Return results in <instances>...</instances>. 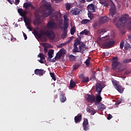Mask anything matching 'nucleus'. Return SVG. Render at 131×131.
<instances>
[{
    "label": "nucleus",
    "instance_id": "obj_35",
    "mask_svg": "<svg viewBox=\"0 0 131 131\" xmlns=\"http://www.w3.org/2000/svg\"><path fill=\"white\" fill-rule=\"evenodd\" d=\"M89 22H90V20L86 19L82 20L81 21V24L82 25H86Z\"/></svg>",
    "mask_w": 131,
    "mask_h": 131
},
{
    "label": "nucleus",
    "instance_id": "obj_17",
    "mask_svg": "<svg viewBox=\"0 0 131 131\" xmlns=\"http://www.w3.org/2000/svg\"><path fill=\"white\" fill-rule=\"evenodd\" d=\"M69 26V25L68 23H64V28L63 29L62 35L66 36V35H67L68 28Z\"/></svg>",
    "mask_w": 131,
    "mask_h": 131
},
{
    "label": "nucleus",
    "instance_id": "obj_54",
    "mask_svg": "<svg viewBox=\"0 0 131 131\" xmlns=\"http://www.w3.org/2000/svg\"><path fill=\"white\" fill-rule=\"evenodd\" d=\"M85 77V76L83 75V74H81L80 75V76H79V78H80V79H83Z\"/></svg>",
    "mask_w": 131,
    "mask_h": 131
},
{
    "label": "nucleus",
    "instance_id": "obj_3",
    "mask_svg": "<svg viewBox=\"0 0 131 131\" xmlns=\"http://www.w3.org/2000/svg\"><path fill=\"white\" fill-rule=\"evenodd\" d=\"M102 40L104 42L101 45V48L103 49H110L115 43V41L114 40L110 39V36L107 35L104 36L102 38Z\"/></svg>",
    "mask_w": 131,
    "mask_h": 131
},
{
    "label": "nucleus",
    "instance_id": "obj_31",
    "mask_svg": "<svg viewBox=\"0 0 131 131\" xmlns=\"http://www.w3.org/2000/svg\"><path fill=\"white\" fill-rule=\"evenodd\" d=\"M54 54V50H51L49 52H48V55L49 57L48 58L51 59L53 57V56L52 55Z\"/></svg>",
    "mask_w": 131,
    "mask_h": 131
},
{
    "label": "nucleus",
    "instance_id": "obj_2",
    "mask_svg": "<svg viewBox=\"0 0 131 131\" xmlns=\"http://www.w3.org/2000/svg\"><path fill=\"white\" fill-rule=\"evenodd\" d=\"M39 10L41 14H42L41 17L43 18L48 17L52 13L51 3L43 1V4L40 6Z\"/></svg>",
    "mask_w": 131,
    "mask_h": 131
},
{
    "label": "nucleus",
    "instance_id": "obj_18",
    "mask_svg": "<svg viewBox=\"0 0 131 131\" xmlns=\"http://www.w3.org/2000/svg\"><path fill=\"white\" fill-rule=\"evenodd\" d=\"M108 18L107 16L101 17L99 19V23L100 24H104L108 21Z\"/></svg>",
    "mask_w": 131,
    "mask_h": 131
},
{
    "label": "nucleus",
    "instance_id": "obj_34",
    "mask_svg": "<svg viewBox=\"0 0 131 131\" xmlns=\"http://www.w3.org/2000/svg\"><path fill=\"white\" fill-rule=\"evenodd\" d=\"M91 59V57H88V59H86V60L85 61L84 63L87 67H89L90 65Z\"/></svg>",
    "mask_w": 131,
    "mask_h": 131
},
{
    "label": "nucleus",
    "instance_id": "obj_53",
    "mask_svg": "<svg viewBox=\"0 0 131 131\" xmlns=\"http://www.w3.org/2000/svg\"><path fill=\"white\" fill-rule=\"evenodd\" d=\"M95 73H96L95 72H93V75H92V77L93 80L96 79V76L95 75Z\"/></svg>",
    "mask_w": 131,
    "mask_h": 131
},
{
    "label": "nucleus",
    "instance_id": "obj_62",
    "mask_svg": "<svg viewBox=\"0 0 131 131\" xmlns=\"http://www.w3.org/2000/svg\"><path fill=\"white\" fill-rule=\"evenodd\" d=\"M121 103V102H116L115 104L116 105H118L119 104H120Z\"/></svg>",
    "mask_w": 131,
    "mask_h": 131
},
{
    "label": "nucleus",
    "instance_id": "obj_37",
    "mask_svg": "<svg viewBox=\"0 0 131 131\" xmlns=\"http://www.w3.org/2000/svg\"><path fill=\"white\" fill-rule=\"evenodd\" d=\"M76 59V56H74L73 55H69V60L71 61H74Z\"/></svg>",
    "mask_w": 131,
    "mask_h": 131
},
{
    "label": "nucleus",
    "instance_id": "obj_1",
    "mask_svg": "<svg viewBox=\"0 0 131 131\" xmlns=\"http://www.w3.org/2000/svg\"><path fill=\"white\" fill-rule=\"evenodd\" d=\"M33 33L34 35H36L38 37V38L42 39L44 42L47 41V37L51 40H53L55 38V37L52 36L54 34L53 31L47 30L46 31H40V32L35 33V30L34 29ZM46 36H47V37H46Z\"/></svg>",
    "mask_w": 131,
    "mask_h": 131
},
{
    "label": "nucleus",
    "instance_id": "obj_60",
    "mask_svg": "<svg viewBox=\"0 0 131 131\" xmlns=\"http://www.w3.org/2000/svg\"><path fill=\"white\" fill-rule=\"evenodd\" d=\"M72 39H69L68 41H66V43H70L71 42Z\"/></svg>",
    "mask_w": 131,
    "mask_h": 131
},
{
    "label": "nucleus",
    "instance_id": "obj_33",
    "mask_svg": "<svg viewBox=\"0 0 131 131\" xmlns=\"http://www.w3.org/2000/svg\"><path fill=\"white\" fill-rule=\"evenodd\" d=\"M75 43H74V47H77L78 45H80V43H81V42H80V41L78 39H76L75 40Z\"/></svg>",
    "mask_w": 131,
    "mask_h": 131
},
{
    "label": "nucleus",
    "instance_id": "obj_51",
    "mask_svg": "<svg viewBox=\"0 0 131 131\" xmlns=\"http://www.w3.org/2000/svg\"><path fill=\"white\" fill-rule=\"evenodd\" d=\"M112 118V116L111 114H109L107 117V119L110 120Z\"/></svg>",
    "mask_w": 131,
    "mask_h": 131
},
{
    "label": "nucleus",
    "instance_id": "obj_55",
    "mask_svg": "<svg viewBox=\"0 0 131 131\" xmlns=\"http://www.w3.org/2000/svg\"><path fill=\"white\" fill-rule=\"evenodd\" d=\"M63 18H64V21H68L69 20L68 19L67 15H64V16H63Z\"/></svg>",
    "mask_w": 131,
    "mask_h": 131
},
{
    "label": "nucleus",
    "instance_id": "obj_25",
    "mask_svg": "<svg viewBox=\"0 0 131 131\" xmlns=\"http://www.w3.org/2000/svg\"><path fill=\"white\" fill-rule=\"evenodd\" d=\"M117 91L119 92V93L122 94L124 92V89L121 85L118 86V87L115 88Z\"/></svg>",
    "mask_w": 131,
    "mask_h": 131
},
{
    "label": "nucleus",
    "instance_id": "obj_20",
    "mask_svg": "<svg viewBox=\"0 0 131 131\" xmlns=\"http://www.w3.org/2000/svg\"><path fill=\"white\" fill-rule=\"evenodd\" d=\"M82 115H78V116H76L74 118L75 123L80 122L81 120H82Z\"/></svg>",
    "mask_w": 131,
    "mask_h": 131
},
{
    "label": "nucleus",
    "instance_id": "obj_50",
    "mask_svg": "<svg viewBox=\"0 0 131 131\" xmlns=\"http://www.w3.org/2000/svg\"><path fill=\"white\" fill-rule=\"evenodd\" d=\"M20 3V0H15V5H18Z\"/></svg>",
    "mask_w": 131,
    "mask_h": 131
},
{
    "label": "nucleus",
    "instance_id": "obj_28",
    "mask_svg": "<svg viewBox=\"0 0 131 131\" xmlns=\"http://www.w3.org/2000/svg\"><path fill=\"white\" fill-rule=\"evenodd\" d=\"M131 48V46L129 43L127 42V41H125V45H124V49L126 50H128Z\"/></svg>",
    "mask_w": 131,
    "mask_h": 131
},
{
    "label": "nucleus",
    "instance_id": "obj_21",
    "mask_svg": "<svg viewBox=\"0 0 131 131\" xmlns=\"http://www.w3.org/2000/svg\"><path fill=\"white\" fill-rule=\"evenodd\" d=\"M64 53V50L63 49H61L60 50H59V51L57 53H56L55 57L60 59L62 57V54Z\"/></svg>",
    "mask_w": 131,
    "mask_h": 131
},
{
    "label": "nucleus",
    "instance_id": "obj_15",
    "mask_svg": "<svg viewBox=\"0 0 131 131\" xmlns=\"http://www.w3.org/2000/svg\"><path fill=\"white\" fill-rule=\"evenodd\" d=\"M116 13V7L115 5L113 6H111V8L110 9V15L112 16V17H114L115 14Z\"/></svg>",
    "mask_w": 131,
    "mask_h": 131
},
{
    "label": "nucleus",
    "instance_id": "obj_22",
    "mask_svg": "<svg viewBox=\"0 0 131 131\" xmlns=\"http://www.w3.org/2000/svg\"><path fill=\"white\" fill-rule=\"evenodd\" d=\"M59 99L62 103H64L67 101V97L65 96V94L61 93L59 95Z\"/></svg>",
    "mask_w": 131,
    "mask_h": 131
},
{
    "label": "nucleus",
    "instance_id": "obj_9",
    "mask_svg": "<svg viewBox=\"0 0 131 131\" xmlns=\"http://www.w3.org/2000/svg\"><path fill=\"white\" fill-rule=\"evenodd\" d=\"M23 7L26 10H28L30 9H33V6H32L31 2L25 3L23 5Z\"/></svg>",
    "mask_w": 131,
    "mask_h": 131
},
{
    "label": "nucleus",
    "instance_id": "obj_27",
    "mask_svg": "<svg viewBox=\"0 0 131 131\" xmlns=\"http://www.w3.org/2000/svg\"><path fill=\"white\" fill-rule=\"evenodd\" d=\"M98 109L99 110H105V105L104 104L100 103L99 106H98Z\"/></svg>",
    "mask_w": 131,
    "mask_h": 131
},
{
    "label": "nucleus",
    "instance_id": "obj_58",
    "mask_svg": "<svg viewBox=\"0 0 131 131\" xmlns=\"http://www.w3.org/2000/svg\"><path fill=\"white\" fill-rule=\"evenodd\" d=\"M50 75L51 77L55 76V74L54 73H50Z\"/></svg>",
    "mask_w": 131,
    "mask_h": 131
},
{
    "label": "nucleus",
    "instance_id": "obj_44",
    "mask_svg": "<svg viewBox=\"0 0 131 131\" xmlns=\"http://www.w3.org/2000/svg\"><path fill=\"white\" fill-rule=\"evenodd\" d=\"M131 62V58L129 59H125L124 60H123V62L124 63H128Z\"/></svg>",
    "mask_w": 131,
    "mask_h": 131
},
{
    "label": "nucleus",
    "instance_id": "obj_48",
    "mask_svg": "<svg viewBox=\"0 0 131 131\" xmlns=\"http://www.w3.org/2000/svg\"><path fill=\"white\" fill-rule=\"evenodd\" d=\"M58 12H55L54 13H53V17H55V18L56 19H58Z\"/></svg>",
    "mask_w": 131,
    "mask_h": 131
},
{
    "label": "nucleus",
    "instance_id": "obj_41",
    "mask_svg": "<svg viewBox=\"0 0 131 131\" xmlns=\"http://www.w3.org/2000/svg\"><path fill=\"white\" fill-rule=\"evenodd\" d=\"M71 5L69 3L66 4V10L69 11L71 9Z\"/></svg>",
    "mask_w": 131,
    "mask_h": 131
},
{
    "label": "nucleus",
    "instance_id": "obj_10",
    "mask_svg": "<svg viewBox=\"0 0 131 131\" xmlns=\"http://www.w3.org/2000/svg\"><path fill=\"white\" fill-rule=\"evenodd\" d=\"M45 71L44 70L41 69H36L34 70V74L36 75H39V76H43Z\"/></svg>",
    "mask_w": 131,
    "mask_h": 131
},
{
    "label": "nucleus",
    "instance_id": "obj_23",
    "mask_svg": "<svg viewBox=\"0 0 131 131\" xmlns=\"http://www.w3.org/2000/svg\"><path fill=\"white\" fill-rule=\"evenodd\" d=\"M125 69V67L124 66L121 64L119 66L118 69H116L117 73H121Z\"/></svg>",
    "mask_w": 131,
    "mask_h": 131
},
{
    "label": "nucleus",
    "instance_id": "obj_52",
    "mask_svg": "<svg viewBox=\"0 0 131 131\" xmlns=\"http://www.w3.org/2000/svg\"><path fill=\"white\" fill-rule=\"evenodd\" d=\"M99 1V3L102 4V5H104L105 4V2L104 0H98Z\"/></svg>",
    "mask_w": 131,
    "mask_h": 131
},
{
    "label": "nucleus",
    "instance_id": "obj_5",
    "mask_svg": "<svg viewBox=\"0 0 131 131\" xmlns=\"http://www.w3.org/2000/svg\"><path fill=\"white\" fill-rule=\"evenodd\" d=\"M128 14H125L124 16H122L119 18L118 21H117L116 25L117 28H121V27H123L124 24L128 21Z\"/></svg>",
    "mask_w": 131,
    "mask_h": 131
},
{
    "label": "nucleus",
    "instance_id": "obj_42",
    "mask_svg": "<svg viewBox=\"0 0 131 131\" xmlns=\"http://www.w3.org/2000/svg\"><path fill=\"white\" fill-rule=\"evenodd\" d=\"M112 83H113L114 86H115V88H117V87H118V86H120V85L119 84L117 83V82L116 81H112Z\"/></svg>",
    "mask_w": 131,
    "mask_h": 131
},
{
    "label": "nucleus",
    "instance_id": "obj_16",
    "mask_svg": "<svg viewBox=\"0 0 131 131\" xmlns=\"http://www.w3.org/2000/svg\"><path fill=\"white\" fill-rule=\"evenodd\" d=\"M71 13L72 14V15H77L80 13L79 9L76 7L75 8H72V10H71Z\"/></svg>",
    "mask_w": 131,
    "mask_h": 131
},
{
    "label": "nucleus",
    "instance_id": "obj_64",
    "mask_svg": "<svg viewBox=\"0 0 131 131\" xmlns=\"http://www.w3.org/2000/svg\"><path fill=\"white\" fill-rule=\"evenodd\" d=\"M128 39L129 40L131 41V34H130V35L128 36Z\"/></svg>",
    "mask_w": 131,
    "mask_h": 131
},
{
    "label": "nucleus",
    "instance_id": "obj_24",
    "mask_svg": "<svg viewBox=\"0 0 131 131\" xmlns=\"http://www.w3.org/2000/svg\"><path fill=\"white\" fill-rule=\"evenodd\" d=\"M76 85V84L75 82L74 81L73 79H71L70 81V84H69V89H74V88H75Z\"/></svg>",
    "mask_w": 131,
    "mask_h": 131
},
{
    "label": "nucleus",
    "instance_id": "obj_30",
    "mask_svg": "<svg viewBox=\"0 0 131 131\" xmlns=\"http://www.w3.org/2000/svg\"><path fill=\"white\" fill-rule=\"evenodd\" d=\"M81 52H82V50H79L78 49V47H75V46H74V49H73V52L74 53H80Z\"/></svg>",
    "mask_w": 131,
    "mask_h": 131
},
{
    "label": "nucleus",
    "instance_id": "obj_8",
    "mask_svg": "<svg viewBox=\"0 0 131 131\" xmlns=\"http://www.w3.org/2000/svg\"><path fill=\"white\" fill-rule=\"evenodd\" d=\"M83 128L84 131H89L90 130V125L88 119H83Z\"/></svg>",
    "mask_w": 131,
    "mask_h": 131
},
{
    "label": "nucleus",
    "instance_id": "obj_29",
    "mask_svg": "<svg viewBox=\"0 0 131 131\" xmlns=\"http://www.w3.org/2000/svg\"><path fill=\"white\" fill-rule=\"evenodd\" d=\"M36 22L37 24H39L41 22V17L39 15V14L36 15Z\"/></svg>",
    "mask_w": 131,
    "mask_h": 131
},
{
    "label": "nucleus",
    "instance_id": "obj_47",
    "mask_svg": "<svg viewBox=\"0 0 131 131\" xmlns=\"http://www.w3.org/2000/svg\"><path fill=\"white\" fill-rule=\"evenodd\" d=\"M89 113H91V115H95V114L96 113V111L95 109H93Z\"/></svg>",
    "mask_w": 131,
    "mask_h": 131
},
{
    "label": "nucleus",
    "instance_id": "obj_40",
    "mask_svg": "<svg viewBox=\"0 0 131 131\" xmlns=\"http://www.w3.org/2000/svg\"><path fill=\"white\" fill-rule=\"evenodd\" d=\"M47 59L49 61V62H55L57 60H58L59 59L57 57H55V58H53V59L52 60L51 59H49V58H48Z\"/></svg>",
    "mask_w": 131,
    "mask_h": 131
},
{
    "label": "nucleus",
    "instance_id": "obj_46",
    "mask_svg": "<svg viewBox=\"0 0 131 131\" xmlns=\"http://www.w3.org/2000/svg\"><path fill=\"white\" fill-rule=\"evenodd\" d=\"M79 67V64H76L74 66H73V69H74V70H76Z\"/></svg>",
    "mask_w": 131,
    "mask_h": 131
},
{
    "label": "nucleus",
    "instance_id": "obj_36",
    "mask_svg": "<svg viewBox=\"0 0 131 131\" xmlns=\"http://www.w3.org/2000/svg\"><path fill=\"white\" fill-rule=\"evenodd\" d=\"M70 31H71V34L72 35H74V33L76 32V27H72L71 30H70Z\"/></svg>",
    "mask_w": 131,
    "mask_h": 131
},
{
    "label": "nucleus",
    "instance_id": "obj_11",
    "mask_svg": "<svg viewBox=\"0 0 131 131\" xmlns=\"http://www.w3.org/2000/svg\"><path fill=\"white\" fill-rule=\"evenodd\" d=\"M87 9L88 10V11L91 12H96V9L95 5L93 4H91L88 5L87 7Z\"/></svg>",
    "mask_w": 131,
    "mask_h": 131
},
{
    "label": "nucleus",
    "instance_id": "obj_45",
    "mask_svg": "<svg viewBox=\"0 0 131 131\" xmlns=\"http://www.w3.org/2000/svg\"><path fill=\"white\" fill-rule=\"evenodd\" d=\"M84 45L83 42H82L81 43L79 44V50H80V51L82 50V48L84 47Z\"/></svg>",
    "mask_w": 131,
    "mask_h": 131
},
{
    "label": "nucleus",
    "instance_id": "obj_6",
    "mask_svg": "<svg viewBox=\"0 0 131 131\" xmlns=\"http://www.w3.org/2000/svg\"><path fill=\"white\" fill-rule=\"evenodd\" d=\"M119 64L120 62H118V58L113 57L112 70H115Z\"/></svg>",
    "mask_w": 131,
    "mask_h": 131
},
{
    "label": "nucleus",
    "instance_id": "obj_38",
    "mask_svg": "<svg viewBox=\"0 0 131 131\" xmlns=\"http://www.w3.org/2000/svg\"><path fill=\"white\" fill-rule=\"evenodd\" d=\"M89 81V77H85L84 78L82 79V82L83 83H87Z\"/></svg>",
    "mask_w": 131,
    "mask_h": 131
},
{
    "label": "nucleus",
    "instance_id": "obj_61",
    "mask_svg": "<svg viewBox=\"0 0 131 131\" xmlns=\"http://www.w3.org/2000/svg\"><path fill=\"white\" fill-rule=\"evenodd\" d=\"M130 72H128V71H125V75H128V74H130Z\"/></svg>",
    "mask_w": 131,
    "mask_h": 131
},
{
    "label": "nucleus",
    "instance_id": "obj_56",
    "mask_svg": "<svg viewBox=\"0 0 131 131\" xmlns=\"http://www.w3.org/2000/svg\"><path fill=\"white\" fill-rule=\"evenodd\" d=\"M23 35H24V37L25 38V40H27V36L26 34L24 33V32H23Z\"/></svg>",
    "mask_w": 131,
    "mask_h": 131
},
{
    "label": "nucleus",
    "instance_id": "obj_39",
    "mask_svg": "<svg viewBox=\"0 0 131 131\" xmlns=\"http://www.w3.org/2000/svg\"><path fill=\"white\" fill-rule=\"evenodd\" d=\"M80 35L85 34V35H88L89 34V31H87L86 29H85L84 30L81 31L80 33Z\"/></svg>",
    "mask_w": 131,
    "mask_h": 131
},
{
    "label": "nucleus",
    "instance_id": "obj_63",
    "mask_svg": "<svg viewBox=\"0 0 131 131\" xmlns=\"http://www.w3.org/2000/svg\"><path fill=\"white\" fill-rule=\"evenodd\" d=\"M52 79L54 81L56 80L55 76L52 77Z\"/></svg>",
    "mask_w": 131,
    "mask_h": 131
},
{
    "label": "nucleus",
    "instance_id": "obj_57",
    "mask_svg": "<svg viewBox=\"0 0 131 131\" xmlns=\"http://www.w3.org/2000/svg\"><path fill=\"white\" fill-rule=\"evenodd\" d=\"M83 5L82 4H78L77 5V7L80 8L83 7Z\"/></svg>",
    "mask_w": 131,
    "mask_h": 131
},
{
    "label": "nucleus",
    "instance_id": "obj_43",
    "mask_svg": "<svg viewBox=\"0 0 131 131\" xmlns=\"http://www.w3.org/2000/svg\"><path fill=\"white\" fill-rule=\"evenodd\" d=\"M124 43H125L124 41L122 40L120 43V48H121V49H123V47L124 46Z\"/></svg>",
    "mask_w": 131,
    "mask_h": 131
},
{
    "label": "nucleus",
    "instance_id": "obj_12",
    "mask_svg": "<svg viewBox=\"0 0 131 131\" xmlns=\"http://www.w3.org/2000/svg\"><path fill=\"white\" fill-rule=\"evenodd\" d=\"M56 24L54 21H49L48 23H47V27L48 29H53L55 27Z\"/></svg>",
    "mask_w": 131,
    "mask_h": 131
},
{
    "label": "nucleus",
    "instance_id": "obj_19",
    "mask_svg": "<svg viewBox=\"0 0 131 131\" xmlns=\"http://www.w3.org/2000/svg\"><path fill=\"white\" fill-rule=\"evenodd\" d=\"M101 101H102V97L101 96V95H97L96 97L95 101H94V102H95V105H98L99 103L101 102Z\"/></svg>",
    "mask_w": 131,
    "mask_h": 131
},
{
    "label": "nucleus",
    "instance_id": "obj_7",
    "mask_svg": "<svg viewBox=\"0 0 131 131\" xmlns=\"http://www.w3.org/2000/svg\"><path fill=\"white\" fill-rule=\"evenodd\" d=\"M85 97L88 102L93 103L95 102L96 97L94 95L86 94Z\"/></svg>",
    "mask_w": 131,
    "mask_h": 131
},
{
    "label": "nucleus",
    "instance_id": "obj_14",
    "mask_svg": "<svg viewBox=\"0 0 131 131\" xmlns=\"http://www.w3.org/2000/svg\"><path fill=\"white\" fill-rule=\"evenodd\" d=\"M96 92H97L98 95H101V91L102 90L103 87L101 84L97 83L96 84Z\"/></svg>",
    "mask_w": 131,
    "mask_h": 131
},
{
    "label": "nucleus",
    "instance_id": "obj_4",
    "mask_svg": "<svg viewBox=\"0 0 131 131\" xmlns=\"http://www.w3.org/2000/svg\"><path fill=\"white\" fill-rule=\"evenodd\" d=\"M17 12L18 14H20L21 16H23L24 18V22L26 23V25L27 26V28L30 31H33V28L30 25V19L26 17V15L28 13L27 11H23L22 8H19L17 10Z\"/></svg>",
    "mask_w": 131,
    "mask_h": 131
},
{
    "label": "nucleus",
    "instance_id": "obj_49",
    "mask_svg": "<svg viewBox=\"0 0 131 131\" xmlns=\"http://www.w3.org/2000/svg\"><path fill=\"white\" fill-rule=\"evenodd\" d=\"M67 44H68V43H67V42L64 43H61V44H60V45H59L58 48H62V47H63V46H64L65 45H66Z\"/></svg>",
    "mask_w": 131,
    "mask_h": 131
},
{
    "label": "nucleus",
    "instance_id": "obj_32",
    "mask_svg": "<svg viewBox=\"0 0 131 131\" xmlns=\"http://www.w3.org/2000/svg\"><path fill=\"white\" fill-rule=\"evenodd\" d=\"M105 32H106V31H105L104 29H100V30L97 31V34L100 35H102Z\"/></svg>",
    "mask_w": 131,
    "mask_h": 131
},
{
    "label": "nucleus",
    "instance_id": "obj_26",
    "mask_svg": "<svg viewBox=\"0 0 131 131\" xmlns=\"http://www.w3.org/2000/svg\"><path fill=\"white\" fill-rule=\"evenodd\" d=\"M123 27H126L129 30H131V22L127 21V23H125Z\"/></svg>",
    "mask_w": 131,
    "mask_h": 131
},
{
    "label": "nucleus",
    "instance_id": "obj_13",
    "mask_svg": "<svg viewBox=\"0 0 131 131\" xmlns=\"http://www.w3.org/2000/svg\"><path fill=\"white\" fill-rule=\"evenodd\" d=\"M38 57H40V60H39V62L43 64L46 62V56L43 55V54L40 53L39 55H38Z\"/></svg>",
    "mask_w": 131,
    "mask_h": 131
},
{
    "label": "nucleus",
    "instance_id": "obj_59",
    "mask_svg": "<svg viewBox=\"0 0 131 131\" xmlns=\"http://www.w3.org/2000/svg\"><path fill=\"white\" fill-rule=\"evenodd\" d=\"M92 111V110H90V108H86V112H88V113H89V112H91Z\"/></svg>",
    "mask_w": 131,
    "mask_h": 131
}]
</instances>
